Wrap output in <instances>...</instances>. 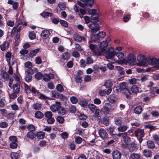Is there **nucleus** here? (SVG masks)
Wrapping results in <instances>:
<instances>
[{"label": "nucleus", "instance_id": "obj_1", "mask_svg": "<svg viewBox=\"0 0 159 159\" xmlns=\"http://www.w3.org/2000/svg\"><path fill=\"white\" fill-rule=\"evenodd\" d=\"M97 51L99 54L105 56L108 60H110L109 61L111 63L117 62L119 64L123 63L122 60L118 61L113 59L115 54L114 48L110 45H108V43L105 41L104 40L100 43Z\"/></svg>", "mask_w": 159, "mask_h": 159}, {"label": "nucleus", "instance_id": "obj_2", "mask_svg": "<svg viewBox=\"0 0 159 159\" xmlns=\"http://www.w3.org/2000/svg\"><path fill=\"white\" fill-rule=\"evenodd\" d=\"M88 107L92 113H94V116L95 117L99 116L101 110L96 106L93 104L90 103L88 105Z\"/></svg>", "mask_w": 159, "mask_h": 159}, {"label": "nucleus", "instance_id": "obj_3", "mask_svg": "<svg viewBox=\"0 0 159 159\" xmlns=\"http://www.w3.org/2000/svg\"><path fill=\"white\" fill-rule=\"evenodd\" d=\"M127 84L125 82H121L119 84V87L121 89V91L126 95L127 98L129 96L128 93L132 94L131 92L127 88Z\"/></svg>", "mask_w": 159, "mask_h": 159}, {"label": "nucleus", "instance_id": "obj_4", "mask_svg": "<svg viewBox=\"0 0 159 159\" xmlns=\"http://www.w3.org/2000/svg\"><path fill=\"white\" fill-rule=\"evenodd\" d=\"M137 60L139 62L138 65L139 66H146L147 58L142 54L138 55L137 57Z\"/></svg>", "mask_w": 159, "mask_h": 159}, {"label": "nucleus", "instance_id": "obj_5", "mask_svg": "<svg viewBox=\"0 0 159 159\" xmlns=\"http://www.w3.org/2000/svg\"><path fill=\"white\" fill-rule=\"evenodd\" d=\"M105 35L106 34L105 32L103 31L100 32L96 35H94V39L93 37V40L96 43H99V41L102 40Z\"/></svg>", "mask_w": 159, "mask_h": 159}, {"label": "nucleus", "instance_id": "obj_6", "mask_svg": "<svg viewBox=\"0 0 159 159\" xmlns=\"http://www.w3.org/2000/svg\"><path fill=\"white\" fill-rule=\"evenodd\" d=\"M147 64L146 66L148 65H153L156 64L157 63L158 64V61L157 59L155 58H153L152 57L150 56H148L147 57Z\"/></svg>", "mask_w": 159, "mask_h": 159}, {"label": "nucleus", "instance_id": "obj_7", "mask_svg": "<svg viewBox=\"0 0 159 159\" xmlns=\"http://www.w3.org/2000/svg\"><path fill=\"white\" fill-rule=\"evenodd\" d=\"M111 105L109 103H105L104 106L102 109V112L105 114L107 115L109 113V112L112 111L113 109H111Z\"/></svg>", "mask_w": 159, "mask_h": 159}, {"label": "nucleus", "instance_id": "obj_8", "mask_svg": "<svg viewBox=\"0 0 159 159\" xmlns=\"http://www.w3.org/2000/svg\"><path fill=\"white\" fill-rule=\"evenodd\" d=\"M89 27L91 29V32L93 34L96 33L99 29V26L96 23L91 24L89 25Z\"/></svg>", "mask_w": 159, "mask_h": 159}, {"label": "nucleus", "instance_id": "obj_9", "mask_svg": "<svg viewBox=\"0 0 159 159\" xmlns=\"http://www.w3.org/2000/svg\"><path fill=\"white\" fill-rule=\"evenodd\" d=\"M61 104L60 102H56L55 104H53L50 107L51 110L53 112H58V110L61 108Z\"/></svg>", "mask_w": 159, "mask_h": 159}, {"label": "nucleus", "instance_id": "obj_10", "mask_svg": "<svg viewBox=\"0 0 159 159\" xmlns=\"http://www.w3.org/2000/svg\"><path fill=\"white\" fill-rule=\"evenodd\" d=\"M98 133L99 136L102 139H106L107 137V133L104 129H99Z\"/></svg>", "mask_w": 159, "mask_h": 159}, {"label": "nucleus", "instance_id": "obj_11", "mask_svg": "<svg viewBox=\"0 0 159 159\" xmlns=\"http://www.w3.org/2000/svg\"><path fill=\"white\" fill-rule=\"evenodd\" d=\"M73 38L75 41L79 43L81 42L82 41H85L86 40L84 37L81 36L76 34L74 35Z\"/></svg>", "mask_w": 159, "mask_h": 159}, {"label": "nucleus", "instance_id": "obj_12", "mask_svg": "<svg viewBox=\"0 0 159 159\" xmlns=\"http://www.w3.org/2000/svg\"><path fill=\"white\" fill-rule=\"evenodd\" d=\"M22 24H23L22 23L21 21L19 20L17 26L13 28L11 31V34H14L16 31L17 33L19 32L22 28Z\"/></svg>", "mask_w": 159, "mask_h": 159}, {"label": "nucleus", "instance_id": "obj_13", "mask_svg": "<svg viewBox=\"0 0 159 159\" xmlns=\"http://www.w3.org/2000/svg\"><path fill=\"white\" fill-rule=\"evenodd\" d=\"M136 56L133 54H129L128 56L127 62L130 64H133L136 61Z\"/></svg>", "mask_w": 159, "mask_h": 159}, {"label": "nucleus", "instance_id": "obj_14", "mask_svg": "<svg viewBox=\"0 0 159 159\" xmlns=\"http://www.w3.org/2000/svg\"><path fill=\"white\" fill-rule=\"evenodd\" d=\"M54 78V75L51 73L49 74H46L43 75V79L46 82L48 81L51 79H53Z\"/></svg>", "mask_w": 159, "mask_h": 159}, {"label": "nucleus", "instance_id": "obj_15", "mask_svg": "<svg viewBox=\"0 0 159 159\" xmlns=\"http://www.w3.org/2000/svg\"><path fill=\"white\" fill-rule=\"evenodd\" d=\"M121 156V153L118 150L114 151L112 152L113 159H120Z\"/></svg>", "mask_w": 159, "mask_h": 159}, {"label": "nucleus", "instance_id": "obj_16", "mask_svg": "<svg viewBox=\"0 0 159 159\" xmlns=\"http://www.w3.org/2000/svg\"><path fill=\"white\" fill-rule=\"evenodd\" d=\"M128 149L130 152L135 151L138 149L137 145L134 143H131L128 147Z\"/></svg>", "mask_w": 159, "mask_h": 159}, {"label": "nucleus", "instance_id": "obj_17", "mask_svg": "<svg viewBox=\"0 0 159 159\" xmlns=\"http://www.w3.org/2000/svg\"><path fill=\"white\" fill-rule=\"evenodd\" d=\"M12 88L13 89V92L18 93L20 90V84L17 83L13 85Z\"/></svg>", "mask_w": 159, "mask_h": 159}, {"label": "nucleus", "instance_id": "obj_18", "mask_svg": "<svg viewBox=\"0 0 159 159\" xmlns=\"http://www.w3.org/2000/svg\"><path fill=\"white\" fill-rule=\"evenodd\" d=\"M115 129V127L113 125L107 127V130L109 133L114 138L116 135L115 134H114L113 133Z\"/></svg>", "mask_w": 159, "mask_h": 159}, {"label": "nucleus", "instance_id": "obj_19", "mask_svg": "<svg viewBox=\"0 0 159 159\" xmlns=\"http://www.w3.org/2000/svg\"><path fill=\"white\" fill-rule=\"evenodd\" d=\"M9 45V43L7 42H4L0 46L1 50L2 51H4L8 48Z\"/></svg>", "mask_w": 159, "mask_h": 159}, {"label": "nucleus", "instance_id": "obj_20", "mask_svg": "<svg viewBox=\"0 0 159 159\" xmlns=\"http://www.w3.org/2000/svg\"><path fill=\"white\" fill-rule=\"evenodd\" d=\"M128 128L127 125H120L118 127L117 129L119 132H125L127 130Z\"/></svg>", "mask_w": 159, "mask_h": 159}, {"label": "nucleus", "instance_id": "obj_21", "mask_svg": "<svg viewBox=\"0 0 159 159\" xmlns=\"http://www.w3.org/2000/svg\"><path fill=\"white\" fill-rule=\"evenodd\" d=\"M50 34V33L47 30H44L41 33V37L44 39L48 38Z\"/></svg>", "mask_w": 159, "mask_h": 159}, {"label": "nucleus", "instance_id": "obj_22", "mask_svg": "<svg viewBox=\"0 0 159 159\" xmlns=\"http://www.w3.org/2000/svg\"><path fill=\"white\" fill-rule=\"evenodd\" d=\"M8 3L9 4L12 5L13 8L15 10L17 9L19 6L18 3L17 2H14L11 0H9L8 1Z\"/></svg>", "mask_w": 159, "mask_h": 159}, {"label": "nucleus", "instance_id": "obj_23", "mask_svg": "<svg viewBox=\"0 0 159 159\" xmlns=\"http://www.w3.org/2000/svg\"><path fill=\"white\" fill-rule=\"evenodd\" d=\"M134 111L135 114L139 115L142 113L143 109L141 106H138L134 109Z\"/></svg>", "mask_w": 159, "mask_h": 159}, {"label": "nucleus", "instance_id": "obj_24", "mask_svg": "<svg viewBox=\"0 0 159 159\" xmlns=\"http://www.w3.org/2000/svg\"><path fill=\"white\" fill-rule=\"evenodd\" d=\"M115 55H116L119 59L121 60L123 59L124 57V53L120 51H118L117 52H116L115 51ZM114 56V57L115 56Z\"/></svg>", "mask_w": 159, "mask_h": 159}, {"label": "nucleus", "instance_id": "obj_25", "mask_svg": "<svg viewBox=\"0 0 159 159\" xmlns=\"http://www.w3.org/2000/svg\"><path fill=\"white\" fill-rule=\"evenodd\" d=\"M40 50L39 48H37L34 49L30 52L29 53V56L30 57H33L39 52Z\"/></svg>", "mask_w": 159, "mask_h": 159}, {"label": "nucleus", "instance_id": "obj_26", "mask_svg": "<svg viewBox=\"0 0 159 159\" xmlns=\"http://www.w3.org/2000/svg\"><path fill=\"white\" fill-rule=\"evenodd\" d=\"M45 134V132L42 131H40L37 133L36 134V136H37L38 138L39 139H42L44 138Z\"/></svg>", "mask_w": 159, "mask_h": 159}, {"label": "nucleus", "instance_id": "obj_27", "mask_svg": "<svg viewBox=\"0 0 159 159\" xmlns=\"http://www.w3.org/2000/svg\"><path fill=\"white\" fill-rule=\"evenodd\" d=\"M24 85L25 92L27 94H29L31 93V89L30 88V87L25 83H24Z\"/></svg>", "mask_w": 159, "mask_h": 159}, {"label": "nucleus", "instance_id": "obj_28", "mask_svg": "<svg viewBox=\"0 0 159 159\" xmlns=\"http://www.w3.org/2000/svg\"><path fill=\"white\" fill-rule=\"evenodd\" d=\"M148 147L149 148L153 149L155 148V144L153 142L149 140L147 142Z\"/></svg>", "mask_w": 159, "mask_h": 159}, {"label": "nucleus", "instance_id": "obj_29", "mask_svg": "<svg viewBox=\"0 0 159 159\" xmlns=\"http://www.w3.org/2000/svg\"><path fill=\"white\" fill-rule=\"evenodd\" d=\"M108 100L111 103H113L116 100V98L114 95L111 94L108 98Z\"/></svg>", "mask_w": 159, "mask_h": 159}, {"label": "nucleus", "instance_id": "obj_30", "mask_svg": "<svg viewBox=\"0 0 159 159\" xmlns=\"http://www.w3.org/2000/svg\"><path fill=\"white\" fill-rule=\"evenodd\" d=\"M39 98L43 100L50 99L51 98H50L46 96L44 94L39 93Z\"/></svg>", "mask_w": 159, "mask_h": 159}, {"label": "nucleus", "instance_id": "obj_31", "mask_svg": "<svg viewBox=\"0 0 159 159\" xmlns=\"http://www.w3.org/2000/svg\"><path fill=\"white\" fill-rule=\"evenodd\" d=\"M11 157L12 159H18L19 157V153L13 152L11 153Z\"/></svg>", "mask_w": 159, "mask_h": 159}, {"label": "nucleus", "instance_id": "obj_32", "mask_svg": "<svg viewBox=\"0 0 159 159\" xmlns=\"http://www.w3.org/2000/svg\"><path fill=\"white\" fill-rule=\"evenodd\" d=\"M70 54L68 52H66L64 53L62 56V57L64 60H68L70 58Z\"/></svg>", "mask_w": 159, "mask_h": 159}, {"label": "nucleus", "instance_id": "obj_33", "mask_svg": "<svg viewBox=\"0 0 159 159\" xmlns=\"http://www.w3.org/2000/svg\"><path fill=\"white\" fill-rule=\"evenodd\" d=\"M113 84L109 80L106 81L105 82L104 86L107 88H109L111 87Z\"/></svg>", "mask_w": 159, "mask_h": 159}, {"label": "nucleus", "instance_id": "obj_34", "mask_svg": "<svg viewBox=\"0 0 159 159\" xmlns=\"http://www.w3.org/2000/svg\"><path fill=\"white\" fill-rule=\"evenodd\" d=\"M150 92L153 93H156L159 95V88L157 87H153L150 89Z\"/></svg>", "mask_w": 159, "mask_h": 159}, {"label": "nucleus", "instance_id": "obj_35", "mask_svg": "<svg viewBox=\"0 0 159 159\" xmlns=\"http://www.w3.org/2000/svg\"><path fill=\"white\" fill-rule=\"evenodd\" d=\"M32 75L25 74V80L27 82H30L32 80Z\"/></svg>", "mask_w": 159, "mask_h": 159}, {"label": "nucleus", "instance_id": "obj_36", "mask_svg": "<svg viewBox=\"0 0 159 159\" xmlns=\"http://www.w3.org/2000/svg\"><path fill=\"white\" fill-rule=\"evenodd\" d=\"M144 155L146 157H149L151 155V152L150 150L145 149L143 151Z\"/></svg>", "mask_w": 159, "mask_h": 159}, {"label": "nucleus", "instance_id": "obj_37", "mask_svg": "<svg viewBox=\"0 0 159 159\" xmlns=\"http://www.w3.org/2000/svg\"><path fill=\"white\" fill-rule=\"evenodd\" d=\"M141 96L144 101L147 102L150 99V98L146 94H142Z\"/></svg>", "mask_w": 159, "mask_h": 159}, {"label": "nucleus", "instance_id": "obj_38", "mask_svg": "<svg viewBox=\"0 0 159 159\" xmlns=\"http://www.w3.org/2000/svg\"><path fill=\"white\" fill-rule=\"evenodd\" d=\"M123 138L124 142L127 145H128L130 142V139L129 137L127 136V133L126 134V135L123 137Z\"/></svg>", "mask_w": 159, "mask_h": 159}, {"label": "nucleus", "instance_id": "obj_39", "mask_svg": "<svg viewBox=\"0 0 159 159\" xmlns=\"http://www.w3.org/2000/svg\"><path fill=\"white\" fill-rule=\"evenodd\" d=\"M57 112L60 115H63L66 114V111L64 108L61 106V108L58 110Z\"/></svg>", "mask_w": 159, "mask_h": 159}, {"label": "nucleus", "instance_id": "obj_40", "mask_svg": "<svg viewBox=\"0 0 159 159\" xmlns=\"http://www.w3.org/2000/svg\"><path fill=\"white\" fill-rule=\"evenodd\" d=\"M9 139L11 142V143H16L17 141V138L14 136H11L9 138Z\"/></svg>", "mask_w": 159, "mask_h": 159}, {"label": "nucleus", "instance_id": "obj_41", "mask_svg": "<svg viewBox=\"0 0 159 159\" xmlns=\"http://www.w3.org/2000/svg\"><path fill=\"white\" fill-rule=\"evenodd\" d=\"M35 116L36 117L38 118H41L43 116V114L40 111H37L35 114Z\"/></svg>", "mask_w": 159, "mask_h": 159}, {"label": "nucleus", "instance_id": "obj_42", "mask_svg": "<svg viewBox=\"0 0 159 159\" xmlns=\"http://www.w3.org/2000/svg\"><path fill=\"white\" fill-rule=\"evenodd\" d=\"M2 78L5 81H7L9 80V77L8 73L6 72H3L2 75Z\"/></svg>", "mask_w": 159, "mask_h": 159}, {"label": "nucleus", "instance_id": "obj_43", "mask_svg": "<svg viewBox=\"0 0 159 159\" xmlns=\"http://www.w3.org/2000/svg\"><path fill=\"white\" fill-rule=\"evenodd\" d=\"M115 122L116 124L118 126H120L122 124V121L121 118H116L115 120Z\"/></svg>", "mask_w": 159, "mask_h": 159}, {"label": "nucleus", "instance_id": "obj_44", "mask_svg": "<svg viewBox=\"0 0 159 159\" xmlns=\"http://www.w3.org/2000/svg\"><path fill=\"white\" fill-rule=\"evenodd\" d=\"M139 91L138 87L136 85L133 86L131 88V93H135Z\"/></svg>", "mask_w": 159, "mask_h": 159}, {"label": "nucleus", "instance_id": "obj_45", "mask_svg": "<svg viewBox=\"0 0 159 159\" xmlns=\"http://www.w3.org/2000/svg\"><path fill=\"white\" fill-rule=\"evenodd\" d=\"M70 102L72 104H76L78 101V99L75 96H72L70 98Z\"/></svg>", "mask_w": 159, "mask_h": 159}, {"label": "nucleus", "instance_id": "obj_46", "mask_svg": "<svg viewBox=\"0 0 159 159\" xmlns=\"http://www.w3.org/2000/svg\"><path fill=\"white\" fill-rule=\"evenodd\" d=\"M27 137L30 139H33L36 136V134L32 132H29L27 134Z\"/></svg>", "mask_w": 159, "mask_h": 159}, {"label": "nucleus", "instance_id": "obj_47", "mask_svg": "<svg viewBox=\"0 0 159 159\" xmlns=\"http://www.w3.org/2000/svg\"><path fill=\"white\" fill-rule=\"evenodd\" d=\"M33 107V108L35 110H39L41 108V104L37 103L34 104Z\"/></svg>", "mask_w": 159, "mask_h": 159}, {"label": "nucleus", "instance_id": "obj_48", "mask_svg": "<svg viewBox=\"0 0 159 159\" xmlns=\"http://www.w3.org/2000/svg\"><path fill=\"white\" fill-rule=\"evenodd\" d=\"M144 133V130L143 129H138L134 132V134L136 137H137L139 134H140Z\"/></svg>", "mask_w": 159, "mask_h": 159}, {"label": "nucleus", "instance_id": "obj_49", "mask_svg": "<svg viewBox=\"0 0 159 159\" xmlns=\"http://www.w3.org/2000/svg\"><path fill=\"white\" fill-rule=\"evenodd\" d=\"M102 123L106 126H108L109 124V122L108 120L105 117L102 118Z\"/></svg>", "mask_w": 159, "mask_h": 159}, {"label": "nucleus", "instance_id": "obj_50", "mask_svg": "<svg viewBox=\"0 0 159 159\" xmlns=\"http://www.w3.org/2000/svg\"><path fill=\"white\" fill-rule=\"evenodd\" d=\"M8 93L10 99H13L16 98L17 97V93L14 92H13L12 93H10L8 91Z\"/></svg>", "mask_w": 159, "mask_h": 159}, {"label": "nucleus", "instance_id": "obj_51", "mask_svg": "<svg viewBox=\"0 0 159 159\" xmlns=\"http://www.w3.org/2000/svg\"><path fill=\"white\" fill-rule=\"evenodd\" d=\"M130 157L132 159H139L140 155L137 153H132L130 156Z\"/></svg>", "mask_w": 159, "mask_h": 159}, {"label": "nucleus", "instance_id": "obj_52", "mask_svg": "<svg viewBox=\"0 0 159 159\" xmlns=\"http://www.w3.org/2000/svg\"><path fill=\"white\" fill-rule=\"evenodd\" d=\"M45 117L47 119L52 117V114L50 111H47L44 113Z\"/></svg>", "mask_w": 159, "mask_h": 159}, {"label": "nucleus", "instance_id": "obj_53", "mask_svg": "<svg viewBox=\"0 0 159 159\" xmlns=\"http://www.w3.org/2000/svg\"><path fill=\"white\" fill-rule=\"evenodd\" d=\"M25 74L32 75L33 70L31 68H25Z\"/></svg>", "mask_w": 159, "mask_h": 159}, {"label": "nucleus", "instance_id": "obj_54", "mask_svg": "<svg viewBox=\"0 0 159 159\" xmlns=\"http://www.w3.org/2000/svg\"><path fill=\"white\" fill-rule=\"evenodd\" d=\"M58 6L61 10H64L66 8L65 4L64 2H60L58 4Z\"/></svg>", "mask_w": 159, "mask_h": 159}, {"label": "nucleus", "instance_id": "obj_55", "mask_svg": "<svg viewBox=\"0 0 159 159\" xmlns=\"http://www.w3.org/2000/svg\"><path fill=\"white\" fill-rule=\"evenodd\" d=\"M34 61L35 63L37 64H40L42 62V60L41 57H36Z\"/></svg>", "mask_w": 159, "mask_h": 159}, {"label": "nucleus", "instance_id": "obj_56", "mask_svg": "<svg viewBox=\"0 0 159 159\" xmlns=\"http://www.w3.org/2000/svg\"><path fill=\"white\" fill-rule=\"evenodd\" d=\"M31 92H32L35 95L37 96H39V94L40 93L34 87L32 88Z\"/></svg>", "mask_w": 159, "mask_h": 159}, {"label": "nucleus", "instance_id": "obj_57", "mask_svg": "<svg viewBox=\"0 0 159 159\" xmlns=\"http://www.w3.org/2000/svg\"><path fill=\"white\" fill-rule=\"evenodd\" d=\"M25 68H31L32 67V63L30 61H27L25 63Z\"/></svg>", "mask_w": 159, "mask_h": 159}, {"label": "nucleus", "instance_id": "obj_58", "mask_svg": "<svg viewBox=\"0 0 159 159\" xmlns=\"http://www.w3.org/2000/svg\"><path fill=\"white\" fill-rule=\"evenodd\" d=\"M15 24V22L14 20H8L7 22V25L10 27H13Z\"/></svg>", "mask_w": 159, "mask_h": 159}, {"label": "nucleus", "instance_id": "obj_59", "mask_svg": "<svg viewBox=\"0 0 159 159\" xmlns=\"http://www.w3.org/2000/svg\"><path fill=\"white\" fill-rule=\"evenodd\" d=\"M35 77L36 79L38 80L41 79L43 77V74L39 72L37 73L35 75Z\"/></svg>", "mask_w": 159, "mask_h": 159}, {"label": "nucleus", "instance_id": "obj_60", "mask_svg": "<svg viewBox=\"0 0 159 159\" xmlns=\"http://www.w3.org/2000/svg\"><path fill=\"white\" fill-rule=\"evenodd\" d=\"M153 139L156 143L159 145V137L157 134H155L153 136Z\"/></svg>", "mask_w": 159, "mask_h": 159}, {"label": "nucleus", "instance_id": "obj_61", "mask_svg": "<svg viewBox=\"0 0 159 159\" xmlns=\"http://www.w3.org/2000/svg\"><path fill=\"white\" fill-rule=\"evenodd\" d=\"M80 65L81 67H84L87 64L85 61L83 59H81L80 62Z\"/></svg>", "mask_w": 159, "mask_h": 159}, {"label": "nucleus", "instance_id": "obj_62", "mask_svg": "<svg viewBox=\"0 0 159 159\" xmlns=\"http://www.w3.org/2000/svg\"><path fill=\"white\" fill-rule=\"evenodd\" d=\"M75 50L78 51H82L83 50V49L80 45L79 44L77 43L75 44Z\"/></svg>", "mask_w": 159, "mask_h": 159}, {"label": "nucleus", "instance_id": "obj_63", "mask_svg": "<svg viewBox=\"0 0 159 159\" xmlns=\"http://www.w3.org/2000/svg\"><path fill=\"white\" fill-rule=\"evenodd\" d=\"M57 90L59 92H61L63 91L64 89L62 86L60 84H58L56 87Z\"/></svg>", "mask_w": 159, "mask_h": 159}, {"label": "nucleus", "instance_id": "obj_64", "mask_svg": "<svg viewBox=\"0 0 159 159\" xmlns=\"http://www.w3.org/2000/svg\"><path fill=\"white\" fill-rule=\"evenodd\" d=\"M86 2V6H92L94 3L93 0H88Z\"/></svg>", "mask_w": 159, "mask_h": 159}]
</instances>
